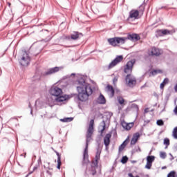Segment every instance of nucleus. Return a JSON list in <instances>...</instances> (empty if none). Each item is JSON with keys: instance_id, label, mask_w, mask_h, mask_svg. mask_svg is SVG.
<instances>
[{"instance_id": "14", "label": "nucleus", "mask_w": 177, "mask_h": 177, "mask_svg": "<svg viewBox=\"0 0 177 177\" xmlns=\"http://www.w3.org/2000/svg\"><path fill=\"white\" fill-rule=\"evenodd\" d=\"M58 71H60V67H54L48 69L44 75H52V74H55V73H58Z\"/></svg>"}, {"instance_id": "34", "label": "nucleus", "mask_w": 177, "mask_h": 177, "mask_svg": "<svg viewBox=\"0 0 177 177\" xmlns=\"http://www.w3.org/2000/svg\"><path fill=\"white\" fill-rule=\"evenodd\" d=\"M157 125H159L160 127H162L164 125V121L162 120H157Z\"/></svg>"}, {"instance_id": "6", "label": "nucleus", "mask_w": 177, "mask_h": 177, "mask_svg": "<svg viewBox=\"0 0 177 177\" xmlns=\"http://www.w3.org/2000/svg\"><path fill=\"white\" fill-rule=\"evenodd\" d=\"M30 59L28 53H27V52H23L20 59L21 66H28V64H30Z\"/></svg>"}, {"instance_id": "26", "label": "nucleus", "mask_w": 177, "mask_h": 177, "mask_svg": "<svg viewBox=\"0 0 177 177\" xmlns=\"http://www.w3.org/2000/svg\"><path fill=\"white\" fill-rule=\"evenodd\" d=\"M158 32H161L163 35H169V34H171V31L167 29L160 30Z\"/></svg>"}, {"instance_id": "1", "label": "nucleus", "mask_w": 177, "mask_h": 177, "mask_svg": "<svg viewBox=\"0 0 177 177\" xmlns=\"http://www.w3.org/2000/svg\"><path fill=\"white\" fill-rule=\"evenodd\" d=\"M77 91L78 93L77 99L80 100V102H87L89 99V96L93 93V90H92L91 85L85 81H78Z\"/></svg>"}, {"instance_id": "32", "label": "nucleus", "mask_w": 177, "mask_h": 177, "mask_svg": "<svg viewBox=\"0 0 177 177\" xmlns=\"http://www.w3.org/2000/svg\"><path fill=\"white\" fill-rule=\"evenodd\" d=\"M160 158H167V153L161 151L160 153Z\"/></svg>"}, {"instance_id": "30", "label": "nucleus", "mask_w": 177, "mask_h": 177, "mask_svg": "<svg viewBox=\"0 0 177 177\" xmlns=\"http://www.w3.org/2000/svg\"><path fill=\"white\" fill-rule=\"evenodd\" d=\"M128 162V157H127V156H123V157L122 158L121 162H122V164H126V162Z\"/></svg>"}, {"instance_id": "35", "label": "nucleus", "mask_w": 177, "mask_h": 177, "mask_svg": "<svg viewBox=\"0 0 177 177\" xmlns=\"http://www.w3.org/2000/svg\"><path fill=\"white\" fill-rule=\"evenodd\" d=\"M164 145H165L167 147V146H169L170 142H169V140L168 138H165L164 139Z\"/></svg>"}, {"instance_id": "37", "label": "nucleus", "mask_w": 177, "mask_h": 177, "mask_svg": "<svg viewBox=\"0 0 177 177\" xmlns=\"http://www.w3.org/2000/svg\"><path fill=\"white\" fill-rule=\"evenodd\" d=\"M117 81H118V77H114L113 78V84H115V82H117Z\"/></svg>"}, {"instance_id": "41", "label": "nucleus", "mask_w": 177, "mask_h": 177, "mask_svg": "<svg viewBox=\"0 0 177 177\" xmlns=\"http://www.w3.org/2000/svg\"><path fill=\"white\" fill-rule=\"evenodd\" d=\"M8 3V5L9 8H10V6H11V5H12V4H11L10 3H9V2H8V3Z\"/></svg>"}, {"instance_id": "17", "label": "nucleus", "mask_w": 177, "mask_h": 177, "mask_svg": "<svg viewBox=\"0 0 177 177\" xmlns=\"http://www.w3.org/2000/svg\"><path fill=\"white\" fill-rule=\"evenodd\" d=\"M80 35H82V33H80L78 32H73V34L70 36L66 37V39H73L74 41L80 38Z\"/></svg>"}, {"instance_id": "42", "label": "nucleus", "mask_w": 177, "mask_h": 177, "mask_svg": "<svg viewBox=\"0 0 177 177\" xmlns=\"http://www.w3.org/2000/svg\"><path fill=\"white\" fill-rule=\"evenodd\" d=\"M48 100L49 102H52V98H50Z\"/></svg>"}, {"instance_id": "27", "label": "nucleus", "mask_w": 177, "mask_h": 177, "mask_svg": "<svg viewBox=\"0 0 177 177\" xmlns=\"http://www.w3.org/2000/svg\"><path fill=\"white\" fill-rule=\"evenodd\" d=\"M139 14L140 13L141 16H143V13H145V5H141L139 7Z\"/></svg>"}, {"instance_id": "36", "label": "nucleus", "mask_w": 177, "mask_h": 177, "mask_svg": "<svg viewBox=\"0 0 177 177\" xmlns=\"http://www.w3.org/2000/svg\"><path fill=\"white\" fill-rule=\"evenodd\" d=\"M91 175H96V167H91Z\"/></svg>"}, {"instance_id": "9", "label": "nucleus", "mask_w": 177, "mask_h": 177, "mask_svg": "<svg viewBox=\"0 0 177 177\" xmlns=\"http://www.w3.org/2000/svg\"><path fill=\"white\" fill-rule=\"evenodd\" d=\"M50 93L53 96H56V97L60 96L63 93V90L57 86H53L50 89Z\"/></svg>"}, {"instance_id": "23", "label": "nucleus", "mask_w": 177, "mask_h": 177, "mask_svg": "<svg viewBox=\"0 0 177 177\" xmlns=\"http://www.w3.org/2000/svg\"><path fill=\"white\" fill-rule=\"evenodd\" d=\"M169 82V80L168 78H165L163 82L160 84V89H164V86L167 85Z\"/></svg>"}, {"instance_id": "22", "label": "nucleus", "mask_w": 177, "mask_h": 177, "mask_svg": "<svg viewBox=\"0 0 177 177\" xmlns=\"http://www.w3.org/2000/svg\"><path fill=\"white\" fill-rule=\"evenodd\" d=\"M97 102L100 104H106V98L103 95V94H100L97 98Z\"/></svg>"}, {"instance_id": "19", "label": "nucleus", "mask_w": 177, "mask_h": 177, "mask_svg": "<svg viewBox=\"0 0 177 177\" xmlns=\"http://www.w3.org/2000/svg\"><path fill=\"white\" fill-rule=\"evenodd\" d=\"M55 153L57 156V169H60V167H62V156L60 155V153H59V152H57V151H55Z\"/></svg>"}, {"instance_id": "3", "label": "nucleus", "mask_w": 177, "mask_h": 177, "mask_svg": "<svg viewBox=\"0 0 177 177\" xmlns=\"http://www.w3.org/2000/svg\"><path fill=\"white\" fill-rule=\"evenodd\" d=\"M94 126H95V120L92 119L90 120L88 128L87 129V133H86L87 142H86V148L84 149V151L83 154V165L89 163V156L88 155V140H89V139L92 138V135H93Z\"/></svg>"}, {"instance_id": "25", "label": "nucleus", "mask_w": 177, "mask_h": 177, "mask_svg": "<svg viewBox=\"0 0 177 177\" xmlns=\"http://www.w3.org/2000/svg\"><path fill=\"white\" fill-rule=\"evenodd\" d=\"M155 159H156V157L153 156H149L147 158V162H150L151 164H153Z\"/></svg>"}, {"instance_id": "16", "label": "nucleus", "mask_w": 177, "mask_h": 177, "mask_svg": "<svg viewBox=\"0 0 177 177\" xmlns=\"http://www.w3.org/2000/svg\"><path fill=\"white\" fill-rule=\"evenodd\" d=\"M106 91L107 93L109 95L110 97H114L115 91H114V88L113 87V86L108 84L106 87Z\"/></svg>"}, {"instance_id": "2", "label": "nucleus", "mask_w": 177, "mask_h": 177, "mask_svg": "<svg viewBox=\"0 0 177 177\" xmlns=\"http://www.w3.org/2000/svg\"><path fill=\"white\" fill-rule=\"evenodd\" d=\"M132 41L133 42H136L140 40V36L136 33L129 34L127 37H113L108 39V42L112 46H120V45H124L127 41Z\"/></svg>"}, {"instance_id": "24", "label": "nucleus", "mask_w": 177, "mask_h": 177, "mask_svg": "<svg viewBox=\"0 0 177 177\" xmlns=\"http://www.w3.org/2000/svg\"><path fill=\"white\" fill-rule=\"evenodd\" d=\"M118 103L121 104V106H125V100L122 97H118Z\"/></svg>"}, {"instance_id": "12", "label": "nucleus", "mask_w": 177, "mask_h": 177, "mask_svg": "<svg viewBox=\"0 0 177 177\" xmlns=\"http://www.w3.org/2000/svg\"><path fill=\"white\" fill-rule=\"evenodd\" d=\"M121 125L126 131H131V129L133 128L135 124L133 122L127 123L125 120L122 121Z\"/></svg>"}, {"instance_id": "31", "label": "nucleus", "mask_w": 177, "mask_h": 177, "mask_svg": "<svg viewBox=\"0 0 177 177\" xmlns=\"http://www.w3.org/2000/svg\"><path fill=\"white\" fill-rule=\"evenodd\" d=\"M173 136L175 139H177V127L173 131Z\"/></svg>"}, {"instance_id": "39", "label": "nucleus", "mask_w": 177, "mask_h": 177, "mask_svg": "<svg viewBox=\"0 0 177 177\" xmlns=\"http://www.w3.org/2000/svg\"><path fill=\"white\" fill-rule=\"evenodd\" d=\"M145 113H149V108H146L145 109Z\"/></svg>"}, {"instance_id": "5", "label": "nucleus", "mask_w": 177, "mask_h": 177, "mask_svg": "<svg viewBox=\"0 0 177 177\" xmlns=\"http://www.w3.org/2000/svg\"><path fill=\"white\" fill-rule=\"evenodd\" d=\"M135 59L129 61L124 66V73H125V74H127V75L129 74H132V71L133 70V65L135 64Z\"/></svg>"}, {"instance_id": "13", "label": "nucleus", "mask_w": 177, "mask_h": 177, "mask_svg": "<svg viewBox=\"0 0 177 177\" xmlns=\"http://www.w3.org/2000/svg\"><path fill=\"white\" fill-rule=\"evenodd\" d=\"M140 138V133L139 132H137L133 135V137L131 140V145L133 146L138 143V141L139 140Z\"/></svg>"}, {"instance_id": "11", "label": "nucleus", "mask_w": 177, "mask_h": 177, "mask_svg": "<svg viewBox=\"0 0 177 177\" xmlns=\"http://www.w3.org/2000/svg\"><path fill=\"white\" fill-rule=\"evenodd\" d=\"M129 19H133V20H138V19H140L139 10H131L129 12Z\"/></svg>"}, {"instance_id": "20", "label": "nucleus", "mask_w": 177, "mask_h": 177, "mask_svg": "<svg viewBox=\"0 0 177 177\" xmlns=\"http://www.w3.org/2000/svg\"><path fill=\"white\" fill-rule=\"evenodd\" d=\"M129 140V137H128V138L126 139L125 141H124L122 144L119 147L120 153H121V151H122V150L125 149V147H127V145H128Z\"/></svg>"}, {"instance_id": "4", "label": "nucleus", "mask_w": 177, "mask_h": 177, "mask_svg": "<svg viewBox=\"0 0 177 177\" xmlns=\"http://www.w3.org/2000/svg\"><path fill=\"white\" fill-rule=\"evenodd\" d=\"M126 85L129 88H133L136 86V77L132 75L131 74H129L125 77Z\"/></svg>"}, {"instance_id": "8", "label": "nucleus", "mask_w": 177, "mask_h": 177, "mask_svg": "<svg viewBox=\"0 0 177 177\" xmlns=\"http://www.w3.org/2000/svg\"><path fill=\"white\" fill-rule=\"evenodd\" d=\"M70 97L67 95H62L57 97L52 103V105L57 104V103H62V102H66V100H68Z\"/></svg>"}, {"instance_id": "28", "label": "nucleus", "mask_w": 177, "mask_h": 177, "mask_svg": "<svg viewBox=\"0 0 177 177\" xmlns=\"http://www.w3.org/2000/svg\"><path fill=\"white\" fill-rule=\"evenodd\" d=\"M73 118H65L64 119H61L60 121L62 122H71V121H73Z\"/></svg>"}, {"instance_id": "29", "label": "nucleus", "mask_w": 177, "mask_h": 177, "mask_svg": "<svg viewBox=\"0 0 177 177\" xmlns=\"http://www.w3.org/2000/svg\"><path fill=\"white\" fill-rule=\"evenodd\" d=\"M162 73V70H160V69H156V70H153L152 72H151V74L153 75H156V74H161Z\"/></svg>"}, {"instance_id": "38", "label": "nucleus", "mask_w": 177, "mask_h": 177, "mask_svg": "<svg viewBox=\"0 0 177 177\" xmlns=\"http://www.w3.org/2000/svg\"><path fill=\"white\" fill-rule=\"evenodd\" d=\"M174 91H175V92L177 93V84H176V86H174Z\"/></svg>"}, {"instance_id": "7", "label": "nucleus", "mask_w": 177, "mask_h": 177, "mask_svg": "<svg viewBox=\"0 0 177 177\" xmlns=\"http://www.w3.org/2000/svg\"><path fill=\"white\" fill-rule=\"evenodd\" d=\"M124 59V57L122 55H119L116 58H115L108 66V70H111L113 67H115L118 63H121Z\"/></svg>"}, {"instance_id": "33", "label": "nucleus", "mask_w": 177, "mask_h": 177, "mask_svg": "<svg viewBox=\"0 0 177 177\" xmlns=\"http://www.w3.org/2000/svg\"><path fill=\"white\" fill-rule=\"evenodd\" d=\"M151 165H153V163H150L149 162H147V164L145 165V168H147V169H151Z\"/></svg>"}, {"instance_id": "40", "label": "nucleus", "mask_w": 177, "mask_h": 177, "mask_svg": "<svg viewBox=\"0 0 177 177\" xmlns=\"http://www.w3.org/2000/svg\"><path fill=\"white\" fill-rule=\"evenodd\" d=\"M129 177H134V176H133V174H132V173L129 174Z\"/></svg>"}, {"instance_id": "15", "label": "nucleus", "mask_w": 177, "mask_h": 177, "mask_svg": "<svg viewBox=\"0 0 177 177\" xmlns=\"http://www.w3.org/2000/svg\"><path fill=\"white\" fill-rule=\"evenodd\" d=\"M100 151L97 150L95 159L92 161V164L93 165L92 167H94V168H96V167H97V164L99 163V160H100Z\"/></svg>"}, {"instance_id": "18", "label": "nucleus", "mask_w": 177, "mask_h": 177, "mask_svg": "<svg viewBox=\"0 0 177 177\" xmlns=\"http://www.w3.org/2000/svg\"><path fill=\"white\" fill-rule=\"evenodd\" d=\"M110 139H111V133L106 134L105 137L104 138V143L106 148H108L110 145Z\"/></svg>"}, {"instance_id": "10", "label": "nucleus", "mask_w": 177, "mask_h": 177, "mask_svg": "<svg viewBox=\"0 0 177 177\" xmlns=\"http://www.w3.org/2000/svg\"><path fill=\"white\" fill-rule=\"evenodd\" d=\"M149 56H160L161 50L156 47H152L148 50Z\"/></svg>"}, {"instance_id": "21", "label": "nucleus", "mask_w": 177, "mask_h": 177, "mask_svg": "<svg viewBox=\"0 0 177 177\" xmlns=\"http://www.w3.org/2000/svg\"><path fill=\"white\" fill-rule=\"evenodd\" d=\"M100 132L101 133V135H103V133H104V131H106V122L104 120H103L100 125Z\"/></svg>"}]
</instances>
